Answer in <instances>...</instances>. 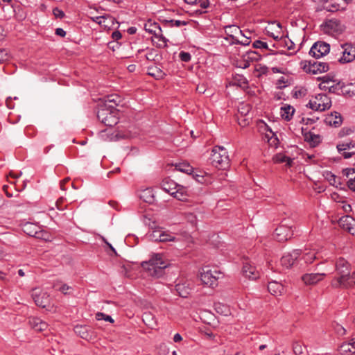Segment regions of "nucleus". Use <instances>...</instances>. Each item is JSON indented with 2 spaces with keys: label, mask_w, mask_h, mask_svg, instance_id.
<instances>
[{
  "label": "nucleus",
  "mask_w": 355,
  "mask_h": 355,
  "mask_svg": "<svg viewBox=\"0 0 355 355\" xmlns=\"http://www.w3.org/2000/svg\"><path fill=\"white\" fill-rule=\"evenodd\" d=\"M169 263L162 254H154L147 261L141 263V267L148 272V275L154 278H159L164 275V270Z\"/></svg>",
  "instance_id": "1"
},
{
  "label": "nucleus",
  "mask_w": 355,
  "mask_h": 355,
  "mask_svg": "<svg viewBox=\"0 0 355 355\" xmlns=\"http://www.w3.org/2000/svg\"><path fill=\"white\" fill-rule=\"evenodd\" d=\"M350 263L343 257L337 259L335 263V270L338 277H335L331 282V286L334 288H341V286H349L346 279L349 277L350 271Z\"/></svg>",
  "instance_id": "2"
},
{
  "label": "nucleus",
  "mask_w": 355,
  "mask_h": 355,
  "mask_svg": "<svg viewBox=\"0 0 355 355\" xmlns=\"http://www.w3.org/2000/svg\"><path fill=\"white\" fill-rule=\"evenodd\" d=\"M211 164L219 168L225 169L230 165V158L227 150L223 146L214 147L211 155Z\"/></svg>",
  "instance_id": "3"
},
{
  "label": "nucleus",
  "mask_w": 355,
  "mask_h": 355,
  "mask_svg": "<svg viewBox=\"0 0 355 355\" xmlns=\"http://www.w3.org/2000/svg\"><path fill=\"white\" fill-rule=\"evenodd\" d=\"M223 277L222 273L216 269L205 266L200 272L202 283L209 287L214 288L218 285V280Z\"/></svg>",
  "instance_id": "4"
},
{
  "label": "nucleus",
  "mask_w": 355,
  "mask_h": 355,
  "mask_svg": "<svg viewBox=\"0 0 355 355\" xmlns=\"http://www.w3.org/2000/svg\"><path fill=\"white\" fill-rule=\"evenodd\" d=\"M306 106L313 110L323 112L331 107V101L327 95L318 94L311 98Z\"/></svg>",
  "instance_id": "5"
},
{
  "label": "nucleus",
  "mask_w": 355,
  "mask_h": 355,
  "mask_svg": "<svg viewBox=\"0 0 355 355\" xmlns=\"http://www.w3.org/2000/svg\"><path fill=\"white\" fill-rule=\"evenodd\" d=\"M293 223L284 219L281 225L274 232L273 236L278 241L283 242L291 239L293 235Z\"/></svg>",
  "instance_id": "6"
},
{
  "label": "nucleus",
  "mask_w": 355,
  "mask_h": 355,
  "mask_svg": "<svg viewBox=\"0 0 355 355\" xmlns=\"http://www.w3.org/2000/svg\"><path fill=\"white\" fill-rule=\"evenodd\" d=\"M162 187L166 192L170 193L177 199L180 200H183L184 199V189L182 186L178 185L173 181H163Z\"/></svg>",
  "instance_id": "7"
},
{
  "label": "nucleus",
  "mask_w": 355,
  "mask_h": 355,
  "mask_svg": "<svg viewBox=\"0 0 355 355\" xmlns=\"http://www.w3.org/2000/svg\"><path fill=\"white\" fill-rule=\"evenodd\" d=\"M303 69L306 73L318 74L328 71L329 66L328 63L324 62L314 61L312 62L311 61H306Z\"/></svg>",
  "instance_id": "8"
},
{
  "label": "nucleus",
  "mask_w": 355,
  "mask_h": 355,
  "mask_svg": "<svg viewBox=\"0 0 355 355\" xmlns=\"http://www.w3.org/2000/svg\"><path fill=\"white\" fill-rule=\"evenodd\" d=\"M345 29V26L336 19L327 20L324 24V31L332 35L341 34Z\"/></svg>",
  "instance_id": "9"
},
{
  "label": "nucleus",
  "mask_w": 355,
  "mask_h": 355,
  "mask_svg": "<svg viewBox=\"0 0 355 355\" xmlns=\"http://www.w3.org/2000/svg\"><path fill=\"white\" fill-rule=\"evenodd\" d=\"M343 53L338 62L341 64L349 63L355 60V44L345 43L341 45Z\"/></svg>",
  "instance_id": "10"
},
{
  "label": "nucleus",
  "mask_w": 355,
  "mask_h": 355,
  "mask_svg": "<svg viewBox=\"0 0 355 355\" xmlns=\"http://www.w3.org/2000/svg\"><path fill=\"white\" fill-rule=\"evenodd\" d=\"M330 51V46L329 44L324 42H315L309 51V54L315 58H320L327 53Z\"/></svg>",
  "instance_id": "11"
},
{
  "label": "nucleus",
  "mask_w": 355,
  "mask_h": 355,
  "mask_svg": "<svg viewBox=\"0 0 355 355\" xmlns=\"http://www.w3.org/2000/svg\"><path fill=\"white\" fill-rule=\"evenodd\" d=\"M97 117L101 123L107 126H113L118 123V118L105 108H101L98 111Z\"/></svg>",
  "instance_id": "12"
},
{
  "label": "nucleus",
  "mask_w": 355,
  "mask_h": 355,
  "mask_svg": "<svg viewBox=\"0 0 355 355\" xmlns=\"http://www.w3.org/2000/svg\"><path fill=\"white\" fill-rule=\"evenodd\" d=\"M320 250L316 247H313L309 249L306 248L304 250H301L300 257H302V259L304 261L305 263L311 264L314 260L322 258V257L320 255Z\"/></svg>",
  "instance_id": "13"
},
{
  "label": "nucleus",
  "mask_w": 355,
  "mask_h": 355,
  "mask_svg": "<svg viewBox=\"0 0 355 355\" xmlns=\"http://www.w3.org/2000/svg\"><path fill=\"white\" fill-rule=\"evenodd\" d=\"M260 58L261 55L256 51H248L242 56V59L238 61L237 67L241 69H246L250 65L252 62L258 61L260 60Z\"/></svg>",
  "instance_id": "14"
},
{
  "label": "nucleus",
  "mask_w": 355,
  "mask_h": 355,
  "mask_svg": "<svg viewBox=\"0 0 355 355\" xmlns=\"http://www.w3.org/2000/svg\"><path fill=\"white\" fill-rule=\"evenodd\" d=\"M326 275V272L306 273L301 277V279L307 286L315 285L322 281Z\"/></svg>",
  "instance_id": "15"
},
{
  "label": "nucleus",
  "mask_w": 355,
  "mask_h": 355,
  "mask_svg": "<svg viewBox=\"0 0 355 355\" xmlns=\"http://www.w3.org/2000/svg\"><path fill=\"white\" fill-rule=\"evenodd\" d=\"M301 255V250H294L292 252L285 254L281 259V263L286 268H291Z\"/></svg>",
  "instance_id": "16"
},
{
  "label": "nucleus",
  "mask_w": 355,
  "mask_h": 355,
  "mask_svg": "<svg viewBox=\"0 0 355 355\" xmlns=\"http://www.w3.org/2000/svg\"><path fill=\"white\" fill-rule=\"evenodd\" d=\"M340 225L349 233L355 235V220L349 216L342 217L339 220Z\"/></svg>",
  "instance_id": "17"
},
{
  "label": "nucleus",
  "mask_w": 355,
  "mask_h": 355,
  "mask_svg": "<svg viewBox=\"0 0 355 355\" xmlns=\"http://www.w3.org/2000/svg\"><path fill=\"white\" fill-rule=\"evenodd\" d=\"M75 333L83 339L89 340L93 338L92 329L87 326L76 325L74 327Z\"/></svg>",
  "instance_id": "18"
},
{
  "label": "nucleus",
  "mask_w": 355,
  "mask_h": 355,
  "mask_svg": "<svg viewBox=\"0 0 355 355\" xmlns=\"http://www.w3.org/2000/svg\"><path fill=\"white\" fill-rule=\"evenodd\" d=\"M243 273L246 277L249 278L250 279H256L259 277V272L256 270V268L254 266H252L248 262L243 264Z\"/></svg>",
  "instance_id": "19"
},
{
  "label": "nucleus",
  "mask_w": 355,
  "mask_h": 355,
  "mask_svg": "<svg viewBox=\"0 0 355 355\" xmlns=\"http://www.w3.org/2000/svg\"><path fill=\"white\" fill-rule=\"evenodd\" d=\"M265 126L267 130L265 133V139H267L268 143L271 147L276 148L279 145V139L275 133L273 132L268 125H266Z\"/></svg>",
  "instance_id": "20"
},
{
  "label": "nucleus",
  "mask_w": 355,
  "mask_h": 355,
  "mask_svg": "<svg viewBox=\"0 0 355 355\" xmlns=\"http://www.w3.org/2000/svg\"><path fill=\"white\" fill-rule=\"evenodd\" d=\"M268 291L273 295H281L284 291V286L276 281L269 282L268 285Z\"/></svg>",
  "instance_id": "21"
},
{
  "label": "nucleus",
  "mask_w": 355,
  "mask_h": 355,
  "mask_svg": "<svg viewBox=\"0 0 355 355\" xmlns=\"http://www.w3.org/2000/svg\"><path fill=\"white\" fill-rule=\"evenodd\" d=\"M140 199L148 203H153L155 201L154 192L151 188H146L139 191Z\"/></svg>",
  "instance_id": "22"
},
{
  "label": "nucleus",
  "mask_w": 355,
  "mask_h": 355,
  "mask_svg": "<svg viewBox=\"0 0 355 355\" xmlns=\"http://www.w3.org/2000/svg\"><path fill=\"white\" fill-rule=\"evenodd\" d=\"M31 327L37 331L45 330L48 324L44 321L37 318H33L29 321Z\"/></svg>",
  "instance_id": "23"
},
{
  "label": "nucleus",
  "mask_w": 355,
  "mask_h": 355,
  "mask_svg": "<svg viewBox=\"0 0 355 355\" xmlns=\"http://www.w3.org/2000/svg\"><path fill=\"white\" fill-rule=\"evenodd\" d=\"M33 299L35 304L43 308L46 307L49 301V295L46 293L37 294L36 292L33 294Z\"/></svg>",
  "instance_id": "24"
},
{
  "label": "nucleus",
  "mask_w": 355,
  "mask_h": 355,
  "mask_svg": "<svg viewBox=\"0 0 355 355\" xmlns=\"http://www.w3.org/2000/svg\"><path fill=\"white\" fill-rule=\"evenodd\" d=\"M340 354L347 355L348 353L355 354V340L352 339L349 343H345L340 347Z\"/></svg>",
  "instance_id": "25"
},
{
  "label": "nucleus",
  "mask_w": 355,
  "mask_h": 355,
  "mask_svg": "<svg viewBox=\"0 0 355 355\" xmlns=\"http://www.w3.org/2000/svg\"><path fill=\"white\" fill-rule=\"evenodd\" d=\"M294 112V107L289 105H285L281 107L280 114L282 117L286 121L291 119Z\"/></svg>",
  "instance_id": "26"
},
{
  "label": "nucleus",
  "mask_w": 355,
  "mask_h": 355,
  "mask_svg": "<svg viewBox=\"0 0 355 355\" xmlns=\"http://www.w3.org/2000/svg\"><path fill=\"white\" fill-rule=\"evenodd\" d=\"M225 32L229 37L234 38L238 34L242 35V31L238 26L236 25H228L225 26Z\"/></svg>",
  "instance_id": "27"
},
{
  "label": "nucleus",
  "mask_w": 355,
  "mask_h": 355,
  "mask_svg": "<svg viewBox=\"0 0 355 355\" xmlns=\"http://www.w3.org/2000/svg\"><path fill=\"white\" fill-rule=\"evenodd\" d=\"M115 24V19L110 15H102V20L99 25L105 28L110 29Z\"/></svg>",
  "instance_id": "28"
},
{
  "label": "nucleus",
  "mask_w": 355,
  "mask_h": 355,
  "mask_svg": "<svg viewBox=\"0 0 355 355\" xmlns=\"http://www.w3.org/2000/svg\"><path fill=\"white\" fill-rule=\"evenodd\" d=\"M175 290L178 295L182 297H187L191 291L190 287L186 284H178L175 286Z\"/></svg>",
  "instance_id": "29"
},
{
  "label": "nucleus",
  "mask_w": 355,
  "mask_h": 355,
  "mask_svg": "<svg viewBox=\"0 0 355 355\" xmlns=\"http://www.w3.org/2000/svg\"><path fill=\"white\" fill-rule=\"evenodd\" d=\"M39 230V226L31 223H26L23 227V231L28 235L35 237L37 232Z\"/></svg>",
  "instance_id": "30"
},
{
  "label": "nucleus",
  "mask_w": 355,
  "mask_h": 355,
  "mask_svg": "<svg viewBox=\"0 0 355 355\" xmlns=\"http://www.w3.org/2000/svg\"><path fill=\"white\" fill-rule=\"evenodd\" d=\"M142 320L147 326L152 329L156 325L155 317L149 312H146L143 314Z\"/></svg>",
  "instance_id": "31"
},
{
  "label": "nucleus",
  "mask_w": 355,
  "mask_h": 355,
  "mask_svg": "<svg viewBox=\"0 0 355 355\" xmlns=\"http://www.w3.org/2000/svg\"><path fill=\"white\" fill-rule=\"evenodd\" d=\"M214 309L216 311L223 315H230V308L222 303L217 302L214 304Z\"/></svg>",
  "instance_id": "32"
},
{
  "label": "nucleus",
  "mask_w": 355,
  "mask_h": 355,
  "mask_svg": "<svg viewBox=\"0 0 355 355\" xmlns=\"http://www.w3.org/2000/svg\"><path fill=\"white\" fill-rule=\"evenodd\" d=\"M324 176L331 185L335 186L336 187H338V185H340V182H339L338 178L331 172H325Z\"/></svg>",
  "instance_id": "33"
},
{
  "label": "nucleus",
  "mask_w": 355,
  "mask_h": 355,
  "mask_svg": "<svg viewBox=\"0 0 355 355\" xmlns=\"http://www.w3.org/2000/svg\"><path fill=\"white\" fill-rule=\"evenodd\" d=\"M304 138L306 141L314 146L320 142V137L310 132L305 134Z\"/></svg>",
  "instance_id": "34"
},
{
  "label": "nucleus",
  "mask_w": 355,
  "mask_h": 355,
  "mask_svg": "<svg viewBox=\"0 0 355 355\" xmlns=\"http://www.w3.org/2000/svg\"><path fill=\"white\" fill-rule=\"evenodd\" d=\"M175 169L187 174H191L193 172V167L184 162L175 164Z\"/></svg>",
  "instance_id": "35"
},
{
  "label": "nucleus",
  "mask_w": 355,
  "mask_h": 355,
  "mask_svg": "<svg viewBox=\"0 0 355 355\" xmlns=\"http://www.w3.org/2000/svg\"><path fill=\"white\" fill-rule=\"evenodd\" d=\"M274 161L276 163H283L286 162L287 166H291L293 162V159L289 157H287L282 154H278L274 157Z\"/></svg>",
  "instance_id": "36"
},
{
  "label": "nucleus",
  "mask_w": 355,
  "mask_h": 355,
  "mask_svg": "<svg viewBox=\"0 0 355 355\" xmlns=\"http://www.w3.org/2000/svg\"><path fill=\"white\" fill-rule=\"evenodd\" d=\"M318 79L322 80V82L319 84V88L321 90H323L322 85L329 86L331 84L336 82V80H334L333 78L328 75L320 77Z\"/></svg>",
  "instance_id": "37"
},
{
  "label": "nucleus",
  "mask_w": 355,
  "mask_h": 355,
  "mask_svg": "<svg viewBox=\"0 0 355 355\" xmlns=\"http://www.w3.org/2000/svg\"><path fill=\"white\" fill-rule=\"evenodd\" d=\"M35 237L46 241L51 240V235L48 232L42 230L40 227H39V230L37 232Z\"/></svg>",
  "instance_id": "38"
},
{
  "label": "nucleus",
  "mask_w": 355,
  "mask_h": 355,
  "mask_svg": "<svg viewBox=\"0 0 355 355\" xmlns=\"http://www.w3.org/2000/svg\"><path fill=\"white\" fill-rule=\"evenodd\" d=\"M354 147H355V143H354L352 141H349V142H344V143L338 144L336 146V148H337L338 151L340 153L341 151L349 150V149L353 148Z\"/></svg>",
  "instance_id": "39"
},
{
  "label": "nucleus",
  "mask_w": 355,
  "mask_h": 355,
  "mask_svg": "<svg viewBox=\"0 0 355 355\" xmlns=\"http://www.w3.org/2000/svg\"><path fill=\"white\" fill-rule=\"evenodd\" d=\"M248 80L243 76L237 75L234 79V84L239 87H245L248 85Z\"/></svg>",
  "instance_id": "40"
},
{
  "label": "nucleus",
  "mask_w": 355,
  "mask_h": 355,
  "mask_svg": "<svg viewBox=\"0 0 355 355\" xmlns=\"http://www.w3.org/2000/svg\"><path fill=\"white\" fill-rule=\"evenodd\" d=\"M324 91H328L330 93H336L339 87V83L336 82L331 84L329 86L322 85Z\"/></svg>",
  "instance_id": "41"
},
{
  "label": "nucleus",
  "mask_w": 355,
  "mask_h": 355,
  "mask_svg": "<svg viewBox=\"0 0 355 355\" xmlns=\"http://www.w3.org/2000/svg\"><path fill=\"white\" fill-rule=\"evenodd\" d=\"M349 277L346 279V282L350 284L349 286H341L343 288H351L355 286V271L353 272H349Z\"/></svg>",
  "instance_id": "42"
},
{
  "label": "nucleus",
  "mask_w": 355,
  "mask_h": 355,
  "mask_svg": "<svg viewBox=\"0 0 355 355\" xmlns=\"http://www.w3.org/2000/svg\"><path fill=\"white\" fill-rule=\"evenodd\" d=\"M161 234H162V236H161L160 242L175 241V236H173L171 234L164 232V231H162V230L161 231Z\"/></svg>",
  "instance_id": "43"
},
{
  "label": "nucleus",
  "mask_w": 355,
  "mask_h": 355,
  "mask_svg": "<svg viewBox=\"0 0 355 355\" xmlns=\"http://www.w3.org/2000/svg\"><path fill=\"white\" fill-rule=\"evenodd\" d=\"M96 319L97 320H103L105 321H107V322H110L111 323L114 322V320L112 319V318L111 316H110L108 315H105V313H101V312H98L96 314Z\"/></svg>",
  "instance_id": "44"
},
{
  "label": "nucleus",
  "mask_w": 355,
  "mask_h": 355,
  "mask_svg": "<svg viewBox=\"0 0 355 355\" xmlns=\"http://www.w3.org/2000/svg\"><path fill=\"white\" fill-rule=\"evenodd\" d=\"M293 351L295 355L303 354V346L298 342H295L293 345Z\"/></svg>",
  "instance_id": "45"
},
{
  "label": "nucleus",
  "mask_w": 355,
  "mask_h": 355,
  "mask_svg": "<svg viewBox=\"0 0 355 355\" xmlns=\"http://www.w3.org/2000/svg\"><path fill=\"white\" fill-rule=\"evenodd\" d=\"M153 71L148 73L149 75L156 77L157 78H162L164 76V73L159 68L150 69Z\"/></svg>",
  "instance_id": "46"
},
{
  "label": "nucleus",
  "mask_w": 355,
  "mask_h": 355,
  "mask_svg": "<svg viewBox=\"0 0 355 355\" xmlns=\"http://www.w3.org/2000/svg\"><path fill=\"white\" fill-rule=\"evenodd\" d=\"M10 55L7 51L4 49H0V63L8 60Z\"/></svg>",
  "instance_id": "47"
},
{
  "label": "nucleus",
  "mask_w": 355,
  "mask_h": 355,
  "mask_svg": "<svg viewBox=\"0 0 355 355\" xmlns=\"http://www.w3.org/2000/svg\"><path fill=\"white\" fill-rule=\"evenodd\" d=\"M253 46L257 49H268V45L266 42H262L261 40H256L253 43Z\"/></svg>",
  "instance_id": "48"
},
{
  "label": "nucleus",
  "mask_w": 355,
  "mask_h": 355,
  "mask_svg": "<svg viewBox=\"0 0 355 355\" xmlns=\"http://www.w3.org/2000/svg\"><path fill=\"white\" fill-rule=\"evenodd\" d=\"M343 175L347 178H353L355 175V168H345L343 170Z\"/></svg>",
  "instance_id": "49"
},
{
  "label": "nucleus",
  "mask_w": 355,
  "mask_h": 355,
  "mask_svg": "<svg viewBox=\"0 0 355 355\" xmlns=\"http://www.w3.org/2000/svg\"><path fill=\"white\" fill-rule=\"evenodd\" d=\"M179 57L180 60L183 62H189L191 60V56L189 53L182 51L180 53Z\"/></svg>",
  "instance_id": "50"
},
{
  "label": "nucleus",
  "mask_w": 355,
  "mask_h": 355,
  "mask_svg": "<svg viewBox=\"0 0 355 355\" xmlns=\"http://www.w3.org/2000/svg\"><path fill=\"white\" fill-rule=\"evenodd\" d=\"M161 231H162V230H154L152 232V234H150V238L153 240L160 241H161V236H162Z\"/></svg>",
  "instance_id": "51"
},
{
  "label": "nucleus",
  "mask_w": 355,
  "mask_h": 355,
  "mask_svg": "<svg viewBox=\"0 0 355 355\" xmlns=\"http://www.w3.org/2000/svg\"><path fill=\"white\" fill-rule=\"evenodd\" d=\"M342 120L341 116L338 112H335V120H329L331 124H334L335 126H338L341 124Z\"/></svg>",
  "instance_id": "52"
},
{
  "label": "nucleus",
  "mask_w": 355,
  "mask_h": 355,
  "mask_svg": "<svg viewBox=\"0 0 355 355\" xmlns=\"http://www.w3.org/2000/svg\"><path fill=\"white\" fill-rule=\"evenodd\" d=\"M167 22L171 24V26H177V27L187 24V23L184 21L174 20V19L167 21Z\"/></svg>",
  "instance_id": "53"
},
{
  "label": "nucleus",
  "mask_w": 355,
  "mask_h": 355,
  "mask_svg": "<svg viewBox=\"0 0 355 355\" xmlns=\"http://www.w3.org/2000/svg\"><path fill=\"white\" fill-rule=\"evenodd\" d=\"M347 186L352 191H355V175L353 178H348Z\"/></svg>",
  "instance_id": "54"
},
{
  "label": "nucleus",
  "mask_w": 355,
  "mask_h": 355,
  "mask_svg": "<svg viewBox=\"0 0 355 355\" xmlns=\"http://www.w3.org/2000/svg\"><path fill=\"white\" fill-rule=\"evenodd\" d=\"M53 13L55 15V17L62 19L64 16V13L62 10H60L58 8H55L53 10Z\"/></svg>",
  "instance_id": "55"
},
{
  "label": "nucleus",
  "mask_w": 355,
  "mask_h": 355,
  "mask_svg": "<svg viewBox=\"0 0 355 355\" xmlns=\"http://www.w3.org/2000/svg\"><path fill=\"white\" fill-rule=\"evenodd\" d=\"M119 102V97L116 96H110L107 97L106 103H113L115 105H117Z\"/></svg>",
  "instance_id": "56"
},
{
  "label": "nucleus",
  "mask_w": 355,
  "mask_h": 355,
  "mask_svg": "<svg viewBox=\"0 0 355 355\" xmlns=\"http://www.w3.org/2000/svg\"><path fill=\"white\" fill-rule=\"evenodd\" d=\"M60 292L64 294H68L69 292L68 291L71 290L72 288L67 284H62L60 287L58 288Z\"/></svg>",
  "instance_id": "57"
},
{
  "label": "nucleus",
  "mask_w": 355,
  "mask_h": 355,
  "mask_svg": "<svg viewBox=\"0 0 355 355\" xmlns=\"http://www.w3.org/2000/svg\"><path fill=\"white\" fill-rule=\"evenodd\" d=\"M187 220L193 225H195L196 223V216L192 213H189L187 214Z\"/></svg>",
  "instance_id": "58"
},
{
  "label": "nucleus",
  "mask_w": 355,
  "mask_h": 355,
  "mask_svg": "<svg viewBox=\"0 0 355 355\" xmlns=\"http://www.w3.org/2000/svg\"><path fill=\"white\" fill-rule=\"evenodd\" d=\"M202 8H207L209 6V0H198L197 3Z\"/></svg>",
  "instance_id": "59"
},
{
  "label": "nucleus",
  "mask_w": 355,
  "mask_h": 355,
  "mask_svg": "<svg viewBox=\"0 0 355 355\" xmlns=\"http://www.w3.org/2000/svg\"><path fill=\"white\" fill-rule=\"evenodd\" d=\"M55 34L58 36H60V37H64L66 35V31H64L62 28H58L55 29Z\"/></svg>",
  "instance_id": "60"
},
{
  "label": "nucleus",
  "mask_w": 355,
  "mask_h": 355,
  "mask_svg": "<svg viewBox=\"0 0 355 355\" xmlns=\"http://www.w3.org/2000/svg\"><path fill=\"white\" fill-rule=\"evenodd\" d=\"M112 38L117 40L121 38V33L119 31H114L112 33Z\"/></svg>",
  "instance_id": "61"
},
{
  "label": "nucleus",
  "mask_w": 355,
  "mask_h": 355,
  "mask_svg": "<svg viewBox=\"0 0 355 355\" xmlns=\"http://www.w3.org/2000/svg\"><path fill=\"white\" fill-rule=\"evenodd\" d=\"M318 119V118H317V119H311V118H307V119H305L302 118V121H306V124H309V123L312 124V123H314L316 121V120H317Z\"/></svg>",
  "instance_id": "62"
},
{
  "label": "nucleus",
  "mask_w": 355,
  "mask_h": 355,
  "mask_svg": "<svg viewBox=\"0 0 355 355\" xmlns=\"http://www.w3.org/2000/svg\"><path fill=\"white\" fill-rule=\"evenodd\" d=\"M354 155V153L353 152H344L343 153V156L345 159H349L352 157Z\"/></svg>",
  "instance_id": "63"
},
{
  "label": "nucleus",
  "mask_w": 355,
  "mask_h": 355,
  "mask_svg": "<svg viewBox=\"0 0 355 355\" xmlns=\"http://www.w3.org/2000/svg\"><path fill=\"white\" fill-rule=\"evenodd\" d=\"M182 340V336L180 334H175L173 336V341L175 343L180 342Z\"/></svg>",
  "instance_id": "64"
}]
</instances>
